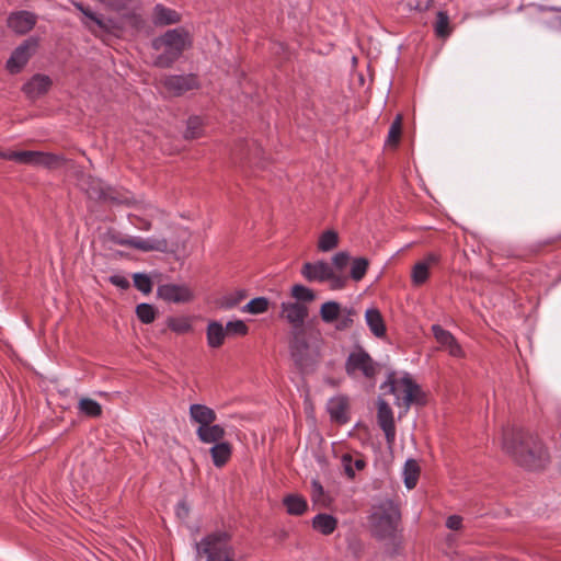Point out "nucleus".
Wrapping results in <instances>:
<instances>
[{
    "label": "nucleus",
    "instance_id": "obj_1",
    "mask_svg": "<svg viewBox=\"0 0 561 561\" xmlns=\"http://www.w3.org/2000/svg\"><path fill=\"white\" fill-rule=\"evenodd\" d=\"M502 448L522 467L538 470L545 467L548 454L541 442L516 426H506L502 432Z\"/></svg>",
    "mask_w": 561,
    "mask_h": 561
},
{
    "label": "nucleus",
    "instance_id": "obj_2",
    "mask_svg": "<svg viewBox=\"0 0 561 561\" xmlns=\"http://www.w3.org/2000/svg\"><path fill=\"white\" fill-rule=\"evenodd\" d=\"M187 45H190L187 32L182 28L167 31L163 35L152 41V48L159 51L152 60L153 66L159 68L172 66Z\"/></svg>",
    "mask_w": 561,
    "mask_h": 561
},
{
    "label": "nucleus",
    "instance_id": "obj_3",
    "mask_svg": "<svg viewBox=\"0 0 561 561\" xmlns=\"http://www.w3.org/2000/svg\"><path fill=\"white\" fill-rule=\"evenodd\" d=\"M400 518V510L393 501L386 499L379 502L369 517L373 535L379 539H392Z\"/></svg>",
    "mask_w": 561,
    "mask_h": 561
},
{
    "label": "nucleus",
    "instance_id": "obj_4",
    "mask_svg": "<svg viewBox=\"0 0 561 561\" xmlns=\"http://www.w3.org/2000/svg\"><path fill=\"white\" fill-rule=\"evenodd\" d=\"M386 385H389L397 405L409 410L413 403L423 404L421 388L409 374H405L400 378L389 376Z\"/></svg>",
    "mask_w": 561,
    "mask_h": 561
},
{
    "label": "nucleus",
    "instance_id": "obj_5",
    "mask_svg": "<svg viewBox=\"0 0 561 561\" xmlns=\"http://www.w3.org/2000/svg\"><path fill=\"white\" fill-rule=\"evenodd\" d=\"M345 373L354 379H373L378 373V364L362 346H356L345 360Z\"/></svg>",
    "mask_w": 561,
    "mask_h": 561
},
{
    "label": "nucleus",
    "instance_id": "obj_6",
    "mask_svg": "<svg viewBox=\"0 0 561 561\" xmlns=\"http://www.w3.org/2000/svg\"><path fill=\"white\" fill-rule=\"evenodd\" d=\"M289 352L293 360L300 370L312 368L319 356L313 352L304 331H290Z\"/></svg>",
    "mask_w": 561,
    "mask_h": 561
},
{
    "label": "nucleus",
    "instance_id": "obj_7",
    "mask_svg": "<svg viewBox=\"0 0 561 561\" xmlns=\"http://www.w3.org/2000/svg\"><path fill=\"white\" fill-rule=\"evenodd\" d=\"M113 243L122 247H129L142 252H165L168 250V241L165 238H141V237H124L114 234L111 237Z\"/></svg>",
    "mask_w": 561,
    "mask_h": 561
},
{
    "label": "nucleus",
    "instance_id": "obj_8",
    "mask_svg": "<svg viewBox=\"0 0 561 561\" xmlns=\"http://www.w3.org/2000/svg\"><path fill=\"white\" fill-rule=\"evenodd\" d=\"M38 48V39L36 37L26 38L19 45L7 60V69L10 73H19L28 62L30 58Z\"/></svg>",
    "mask_w": 561,
    "mask_h": 561
},
{
    "label": "nucleus",
    "instance_id": "obj_9",
    "mask_svg": "<svg viewBox=\"0 0 561 561\" xmlns=\"http://www.w3.org/2000/svg\"><path fill=\"white\" fill-rule=\"evenodd\" d=\"M308 314V307L304 304L291 301H283L280 304V317L291 325V331H304V324Z\"/></svg>",
    "mask_w": 561,
    "mask_h": 561
},
{
    "label": "nucleus",
    "instance_id": "obj_10",
    "mask_svg": "<svg viewBox=\"0 0 561 561\" xmlns=\"http://www.w3.org/2000/svg\"><path fill=\"white\" fill-rule=\"evenodd\" d=\"M159 298L167 302L185 304L193 299V291L183 284H162L157 288Z\"/></svg>",
    "mask_w": 561,
    "mask_h": 561
},
{
    "label": "nucleus",
    "instance_id": "obj_11",
    "mask_svg": "<svg viewBox=\"0 0 561 561\" xmlns=\"http://www.w3.org/2000/svg\"><path fill=\"white\" fill-rule=\"evenodd\" d=\"M24 164L32 167H42L45 169L54 170L62 167L66 159L62 154L45 151L26 150Z\"/></svg>",
    "mask_w": 561,
    "mask_h": 561
},
{
    "label": "nucleus",
    "instance_id": "obj_12",
    "mask_svg": "<svg viewBox=\"0 0 561 561\" xmlns=\"http://www.w3.org/2000/svg\"><path fill=\"white\" fill-rule=\"evenodd\" d=\"M431 330L435 340L439 344L440 350L446 351L450 356L456 358H461L465 356V352L461 345L458 343L451 332L445 330L439 324H433Z\"/></svg>",
    "mask_w": 561,
    "mask_h": 561
},
{
    "label": "nucleus",
    "instance_id": "obj_13",
    "mask_svg": "<svg viewBox=\"0 0 561 561\" xmlns=\"http://www.w3.org/2000/svg\"><path fill=\"white\" fill-rule=\"evenodd\" d=\"M377 407L378 424L385 433L387 443L391 445L396 439V425L393 420V412L390 405L383 399H378Z\"/></svg>",
    "mask_w": 561,
    "mask_h": 561
},
{
    "label": "nucleus",
    "instance_id": "obj_14",
    "mask_svg": "<svg viewBox=\"0 0 561 561\" xmlns=\"http://www.w3.org/2000/svg\"><path fill=\"white\" fill-rule=\"evenodd\" d=\"M300 272L308 282L324 283L333 276L332 266L323 260L313 263L306 262Z\"/></svg>",
    "mask_w": 561,
    "mask_h": 561
},
{
    "label": "nucleus",
    "instance_id": "obj_15",
    "mask_svg": "<svg viewBox=\"0 0 561 561\" xmlns=\"http://www.w3.org/2000/svg\"><path fill=\"white\" fill-rule=\"evenodd\" d=\"M197 78L194 75L169 76L163 80L165 90L176 96L197 88Z\"/></svg>",
    "mask_w": 561,
    "mask_h": 561
},
{
    "label": "nucleus",
    "instance_id": "obj_16",
    "mask_svg": "<svg viewBox=\"0 0 561 561\" xmlns=\"http://www.w3.org/2000/svg\"><path fill=\"white\" fill-rule=\"evenodd\" d=\"M51 84L53 81L48 76L36 73L23 84L22 91L28 99L34 100L48 92Z\"/></svg>",
    "mask_w": 561,
    "mask_h": 561
},
{
    "label": "nucleus",
    "instance_id": "obj_17",
    "mask_svg": "<svg viewBox=\"0 0 561 561\" xmlns=\"http://www.w3.org/2000/svg\"><path fill=\"white\" fill-rule=\"evenodd\" d=\"M36 23V15L27 11H19L10 14L8 26L18 34H25L31 31Z\"/></svg>",
    "mask_w": 561,
    "mask_h": 561
},
{
    "label": "nucleus",
    "instance_id": "obj_18",
    "mask_svg": "<svg viewBox=\"0 0 561 561\" xmlns=\"http://www.w3.org/2000/svg\"><path fill=\"white\" fill-rule=\"evenodd\" d=\"M190 419L192 423L198 424L197 427H205L207 425H210L211 423L216 422L217 414L216 412L205 405L199 403H193L190 405Z\"/></svg>",
    "mask_w": 561,
    "mask_h": 561
},
{
    "label": "nucleus",
    "instance_id": "obj_19",
    "mask_svg": "<svg viewBox=\"0 0 561 561\" xmlns=\"http://www.w3.org/2000/svg\"><path fill=\"white\" fill-rule=\"evenodd\" d=\"M196 436L201 443L214 446L225 440L226 428L214 422L205 427H197Z\"/></svg>",
    "mask_w": 561,
    "mask_h": 561
},
{
    "label": "nucleus",
    "instance_id": "obj_20",
    "mask_svg": "<svg viewBox=\"0 0 561 561\" xmlns=\"http://www.w3.org/2000/svg\"><path fill=\"white\" fill-rule=\"evenodd\" d=\"M80 186L91 199L106 201L110 198L104 183L99 179L92 176L83 178L80 182Z\"/></svg>",
    "mask_w": 561,
    "mask_h": 561
},
{
    "label": "nucleus",
    "instance_id": "obj_21",
    "mask_svg": "<svg viewBox=\"0 0 561 561\" xmlns=\"http://www.w3.org/2000/svg\"><path fill=\"white\" fill-rule=\"evenodd\" d=\"M347 405V399L343 396H337L330 399L327 408L331 419L339 423H346Z\"/></svg>",
    "mask_w": 561,
    "mask_h": 561
},
{
    "label": "nucleus",
    "instance_id": "obj_22",
    "mask_svg": "<svg viewBox=\"0 0 561 561\" xmlns=\"http://www.w3.org/2000/svg\"><path fill=\"white\" fill-rule=\"evenodd\" d=\"M365 321L370 332L378 339L386 335V324L380 311L377 308L367 309Z\"/></svg>",
    "mask_w": 561,
    "mask_h": 561
},
{
    "label": "nucleus",
    "instance_id": "obj_23",
    "mask_svg": "<svg viewBox=\"0 0 561 561\" xmlns=\"http://www.w3.org/2000/svg\"><path fill=\"white\" fill-rule=\"evenodd\" d=\"M231 456L232 446L227 440L215 444L210 448V457L214 466L217 468H222L230 460Z\"/></svg>",
    "mask_w": 561,
    "mask_h": 561
},
{
    "label": "nucleus",
    "instance_id": "obj_24",
    "mask_svg": "<svg viewBox=\"0 0 561 561\" xmlns=\"http://www.w3.org/2000/svg\"><path fill=\"white\" fill-rule=\"evenodd\" d=\"M312 527L324 536H329L334 533L337 527V519L325 513H319L312 518Z\"/></svg>",
    "mask_w": 561,
    "mask_h": 561
},
{
    "label": "nucleus",
    "instance_id": "obj_25",
    "mask_svg": "<svg viewBox=\"0 0 561 561\" xmlns=\"http://www.w3.org/2000/svg\"><path fill=\"white\" fill-rule=\"evenodd\" d=\"M180 21V14L163 4H156L153 9V23L154 25H170Z\"/></svg>",
    "mask_w": 561,
    "mask_h": 561
},
{
    "label": "nucleus",
    "instance_id": "obj_26",
    "mask_svg": "<svg viewBox=\"0 0 561 561\" xmlns=\"http://www.w3.org/2000/svg\"><path fill=\"white\" fill-rule=\"evenodd\" d=\"M283 505L285 506L287 514L294 516H300L305 514L308 508V504L305 497L298 494L286 495L283 499Z\"/></svg>",
    "mask_w": 561,
    "mask_h": 561
},
{
    "label": "nucleus",
    "instance_id": "obj_27",
    "mask_svg": "<svg viewBox=\"0 0 561 561\" xmlns=\"http://www.w3.org/2000/svg\"><path fill=\"white\" fill-rule=\"evenodd\" d=\"M206 334L207 343L213 348L221 346L227 335L224 325L217 321L209 322Z\"/></svg>",
    "mask_w": 561,
    "mask_h": 561
},
{
    "label": "nucleus",
    "instance_id": "obj_28",
    "mask_svg": "<svg viewBox=\"0 0 561 561\" xmlns=\"http://www.w3.org/2000/svg\"><path fill=\"white\" fill-rule=\"evenodd\" d=\"M343 470L348 479H354L357 471L366 467V461L362 457L353 458L350 454H344L341 457Z\"/></svg>",
    "mask_w": 561,
    "mask_h": 561
},
{
    "label": "nucleus",
    "instance_id": "obj_29",
    "mask_svg": "<svg viewBox=\"0 0 561 561\" xmlns=\"http://www.w3.org/2000/svg\"><path fill=\"white\" fill-rule=\"evenodd\" d=\"M420 476V466L416 460L408 459L403 468L404 485L412 490L415 488Z\"/></svg>",
    "mask_w": 561,
    "mask_h": 561
},
{
    "label": "nucleus",
    "instance_id": "obj_30",
    "mask_svg": "<svg viewBox=\"0 0 561 561\" xmlns=\"http://www.w3.org/2000/svg\"><path fill=\"white\" fill-rule=\"evenodd\" d=\"M341 312V305L336 301L330 300L322 304L320 308V317L323 322L332 323L334 322Z\"/></svg>",
    "mask_w": 561,
    "mask_h": 561
},
{
    "label": "nucleus",
    "instance_id": "obj_31",
    "mask_svg": "<svg viewBox=\"0 0 561 561\" xmlns=\"http://www.w3.org/2000/svg\"><path fill=\"white\" fill-rule=\"evenodd\" d=\"M290 295L293 298L296 299L295 302H299V304H304V305L307 302H311L316 299L314 291L301 284H295L291 287Z\"/></svg>",
    "mask_w": 561,
    "mask_h": 561
},
{
    "label": "nucleus",
    "instance_id": "obj_32",
    "mask_svg": "<svg viewBox=\"0 0 561 561\" xmlns=\"http://www.w3.org/2000/svg\"><path fill=\"white\" fill-rule=\"evenodd\" d=\"M79 411L89 417H98L102 414L101 404L90 398H82L78 404Z\"/></svg>",
    "mask_w": 561,
    "mask_h": 561
},
{
    "label": "nucleus",
    "instance_id": "obj_33",
    "mask_svg": "<svg viewBox=\"0 0 561 561\" xmlns=\"http://www.w3.org/2000/svg\"><path fill=\"white\" fill-rule=\"evenodd\" d=\"M167 324L169 329L178 334H185L192 331V324L187 317H169Z\"/></svg>",
    "mask_w": 561,
    "mask_h": 561
},
{
    "label": "nucleus",
    "instance_id": "obj_34",
    "mask_svg": "<svg viewBox=\"0 0 561 561\" xmlns=\"http://www.w3.org/2000/svg\"><path fill=\"white\" fill-rule=\"evenodd\" d=\"M268 299L265 297H256L251 299L247 305L241 308L242 312L251 314H260L268 309Z\"/></svg>",
    "mask_w": 561,
    "mask_h": 561
},
{
    "label": "nucleus",
    "instance_id": "obj_35",
    "mask_svg": "<svg viewBox=\"0 0 561 561\" xmlns=\"http://www.w3.org/2000/svg\"><path fill=\"white\" fill-rule=\"evenodd\" d=\"M339 236L333 230L324 231L318 241V249L322 252H329L337 247Z\"/></svg>",
    "mask_w": 561,
    "mask_h": 561
},
{
    "label": "nucleus",
    "instance_id": "obj_36",
    "mask_svg": "<svg viewBox=\"0 0 561 561\" xmlns=\"http://www.w3.org/2000/svg\"><path fill=\"white\" fill-rule=\"evenodd\" d=\"M369 266V261L366 257H355L351 265V278L359 282L364 278Z\"/></svg>",
    "mask_w": 561,
    "mask_h": 561
},
{
    "label": "nucleus",
    "instance_id": "obj_37",
    "mask_svg": "<svg viewBox=\"0 0 561 561\" xmlns=\"http://www.w3.org/2000/svg\"><path fill=\"white\" fill-rule=\"evenodd\" d=\"M136 314L142 323L149 324L154 321L157 311L152 305L142 302L136 307Z\"/></svg>",
    "mask_w": 561,
    "mask_h": 561
},
{
    "label": "nucleus",
    "instance_id": "obj_38",
    "mask_svg": "<svg viewBox=\"0 0 561 561\" xmlns=\"http://www.w3.org/2000/svg\"><path fill=\"white\" fill-rule=\"evenodd\" d=\"M430 268H427L426 263L416 262L411 273L412 283L416 286H420L427 280Z\"/></svg>",
    "mask_w": 561,
    "mask_h": 561
},
{
    "label": "nucleus",
    "instance_id": "obj_39",
    "mask_svg": "<svg viewBox=\"0 0 561 561\" xmlns=\"http://www.w3.org/2000/svg\"><path fill=\"white\" fill-rule=\"evenodd\" d=\"M245 298L243 290H238L232 294H228L220 299L219 306L225 310L237 307Z\"/></svg>",
    "mask_w": 561,
    "mask_h": 561
},
{
    "label": "nucleus",
    "instance_id": "obj_40",
    "mask_svg": "<svg viewBox=\"0 0 561 561\" xmlns=\"http://www.w3.org/2000/svg\"><path fill=\"white\" fill-rule=\"evenodd\" d=\"M202 134V119L197 116L190 117L187 119L186 130L184 137L186 139H194L199 137Z\"/></svg>",
    "mask_w": 561,
    "mask_h": 561
},
{
    "label": "nucleus",
    "instance_id": "obj_41",
    "mask_svg": "<svg viewBox=\"0 0 561 561\" xmlns=\"http://www.w3.org/2000/svg\"><path fill=\"white\" fill-rule=\"evenodd\" d=\"M401 129H402V116L397 115V117L390 125L387 142L390 145L397 146L399 142L400 136H401Z\"/></svg>",
    "mask_w": 561,
    "mask_h": 561
},
{
    "label": "nucleus",
    "instance_id": "obj_42",
    "mask_svg": "<svg viewBox=\"0 0 561 561\" xmlns=\"http://www.w3.org/2000/svg\"><path fill=\"white\" fill-rule=\"evenodd\" d=\"M449 16L446 12L439 11L436 16L435 32L438 36L445 37L449 35Z\"/></svg>",
    "mask_w": 561,
    "mask_h": 561
},
{
    "label": "nucleus",
    "instance_id": "obj_43",
    "mask_svg": "<svg viewBox=\"0 0 561 561\" xmlns=\"http://www.w3.org/2000/svg\"><path fill=\"white\" fill-rule=\"evenodd\" d=\"M135 287L142 294H149L152 290V282L145 273H135L134 276Z\"/></svg>",
    "mask_w": 561,
    "mask_h": 561
},
{
    "label": "nucleus",
    "instance_id": "obj_44",
    "mask_svg": "<svg viewBox=\"0 0 561 561\" xmlns=\"http://www.w3.org/2000/svg\"><path fill=\"white\" fill-rule=\"evenodd\" d=\"M252 147H254L255 151L257 150V147L254 142L250 144L249 141H242L232 151L233 159H236V161L250 160V151Z\"/></svg>",
    "mask_w": 561,
    "mask_h": 561
},
{
    "label": "nucleus",
    "instance_id": "obj_45",
    "mask_svg": "<svg viewBox=\"0 0 561 561\" xmlns=\"http://www.w3.org/2000/svg\"><path fill=\"white\" fill-rule=\"evenodd\" d=\"M227 335H245L248 325L242 320L229 321L225 327Z\"/></svg>",
    "mask_w": 561,
    "mask_h": 561
},
{
    "label": "nucleus",
    "instance_id": "obj_46",
    "mask_svg": "<svg viewBox=\"0 0 561 561\" xmlns=\"http://www.w3.org/2000/svg\"><path fill=\"white\" fill-rule=\"evenodd\" d=\"M82 23L91 32H94V30L91 26V23L95 24L101 31L105 32V18L101 14H96L95 12H92V14L89 15L88 20H82Z\"/></svg>",
    "mask_w": 561,
    "mask_h": 561
},
{
    "label": "nucleus",
    "instance_id": "obj_47",
    "mask_svg": "<svg viewBox=\"0 0 561 561\" xmlns=\"http://www.w3.org/2000/svg\"><path fill=\"white\" fill-rule=\"evenodd\" d=\"M26 151H0V158L24 164Z\"/></svg>",
    "mask_w": 561,
    "mask_h": 561
},
{
    "label": "nucleus",
    "instance_id": "obj_48",
    "mask_svg": "<svg viewBox=\"0 0 561 561\" xmlns=\"http://www.w3.org/2000/svg\"><path fill=\"white\" fill-rule=\"evenodd\" d=\"M350 254L345 251H341V252H337L333 255L332 257V264L337 268V270H343L350 262Z\"/></svg>",
    "mask_w": 561,
    "mask_h": 561
},
{
    "label": "nucleus",
    "instance_id": "obj_49",
    "mask_svg": "<svg viewBox=\"0 0 561 561\" xmlns=\"http://www.w3.org/2000/svg\"><path fill=\"white\" fill-rule=\"evenodd\" d=\"M432 3V0H407V5L411 10H415L419 12L426 11Z\"/></svg>",
    "mask_w": 561,
    "mask_h": 561
},
{
    "label": "nucleus",
    "instance_id": "obj_50",
    "mask_svg": "<svg viewBox=\"0 0 561 561\" xmlns=\"http://www.w3.org/2000/svg\"><path fill=\"white\" fill-rule=\"evenodd\" d=\"M108 280L112 285L121 289H127L129 287V280L121 274L111 275L108 277Z\"/></svg>",
    "mask_w": 561,
    "mask_h": 561
},
{
    "label": "nucleus",
    "instance_id": "obj_51",
    "mask_svg": "<svg viewBox=\"0 0 561 561\" xmlns=\"http://www.w3.org/2000/svg\"><path fill=\"white\" fill-rule=\"evenodd\" d=\"M327 282H330V287L332 289H341L345 286L346 278L340 275H336L333 272V276L328 278Z\"/></svg>",
    "mask_w": 561,
    "mask_h": 561
},
{
    "label": "nucleus",
    "instance_id": "obj_52",
    "mask_svg": "<svg viewBox=\"0 0 561 561\" xmlns=\"http://www.w3.org/2000/svg\"><path fill=\"white\" fill-rule=\"evenodd\" d=\"M462 518L459 515H451L446 520L447 528L451 530H458L461 528Z\"/></svg>",
    "mask_w": 561,
    "mask_h": 561
},
{
    "label": "nucleus",
    "instance_id": "obj_53",
    "mask_svg": "<svg viewBox=\"0 0 561 561\" xmlns=\"http://www.w3.org/2000/svg\"><path fill=\"white\" fill-rule=\"evenodd\" d=\"M175 513H176L178 517L186 518L190 513V507L184 501H181L176 504Z\"/></svg>",
    "mask_w": 561,
    "mask_h": 561
},
{
    "label": "nucleus",
    "instance_id": "obj_54",
    "mask_svg": "<svg viewBox=\"0 0 561 561\" xmlns=\"http://www.w3.org/2000/svg\"><path fill=\"white\" fill-rule=\"evenodd\" d=\"M105 33H114L116 31H121V26L118 22L112 18L105 19Z\"/></svg>",
    "mask_w": 561,
    "mask_h": 561
},
{
    "label": "nucleus",
    "instance_id": "obj_55",
    "mask_svg": "<svg viewBox=\"0 0 561 561\" xmlns=\"http://www.w3.org/2000/svg\"><path fill=\"white\" fill-rule=\"evenodd\" d=\"M440 257L436 253H428L420 263H426L427 268H430L432 265H435L439 262Z\"/></svg>",
    "mask_w": 561,
    "mask_h": 561
},
{
    "label": "nucleus",
    "instance_id": "obj_56",
    "mask_svg": "<svg viewBox=\"0 0 561 561\" xmlns=\"http://www.w3.org/2000/svg\"><path fill=\"white\" fill-rule=\"evenodd\" d=\"M73 7L83 14L85 20L89 19V15L92 14V10L88 7H84L81 2H72Z\"/></svg>",
    "mask_w": 561,
    "mask_h": 561
},
{
    "label": "nucleus",
    "instance_id": "obj_57",
    "mask_svg": "<svg viewBox=\"0 0 561 561\" xmlns=\"http://www.w3.org/2000/svg\"><path fill=\"white\" fill-rule=\"evenodd\" d=\"M312 491H313V495L316 496H320L323 494V486L321 485V483L317 480H313L312 483Z\"/></svg>",
    "mask_w": 561,
    "mask_h": 561
},
{
    "label": "nucleus",
    "instance_id": "obj_58",
    "mask_svg": "<svg viewBox=\"0 0 561 561\" xmlns=\"http://www.w3.org/2000/svg\"><path fill=\"white\" fill-rule=\"evenodd\" d=\"M138 228L148 231L151 229V222L148 220H141V225L138 226Z\"/></svg>",
    "mask_w": 561,
    "mask_h": 561
},
{
    "label": "nucleus",
    "instance_id": "obj_59",
    "mask_svg": "<svg viewBox=\"0 0 561 561\" xmlns=\"http://www.w3.org/2000/svg\"><path fill=\"white\" fill-rule=\"evenodd\" d=\"M352 323V319H345L343 320L339 325H337V329L342 330V329H345L347 328L350 324Z\"/></svg>",
    "mask_w": 561,
    "mask_h": 561
},
{
    "label": "nucleus",
    "instance_id": "obj_60",
    "mask_svg": "<svg viewBox=\"0 0 561 561\" xmlns=\"http://www.w3.org/2000/svg\"><path fill=\"white\" fill-rule=\"evenodd\" d=\"M131 18L135 20L136 23H140L141 22V19L139 15H137L136 13H133L131 14Z\"/></svg>",
    "mask_w": 561,
    "mask_h": 561
}]
</instances>
